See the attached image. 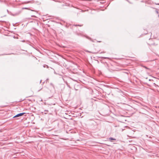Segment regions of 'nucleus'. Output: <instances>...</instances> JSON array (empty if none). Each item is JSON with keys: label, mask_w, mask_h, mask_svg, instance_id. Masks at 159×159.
Masks as SVG:
<instances>
[{"label": "nucleus", "mask_w": 159, "mask_h": 159, "mask_svg": "<svg viewBox=\"0 0 159 159\" xmlns=\"http://www.w3.org/2000/svg\"><path fill=\"white\" fill-rule=\"evenodd\" d=\"M144 67H145L146 69H148V68L147 67H146V66H144Z\"/></svg>", "instance_id": "nucleus-11"}, {"label": "nucleus", "mask_w": 159, "mask_h": 159, "mask_svg": "<svg viewBox=\"0 0 159 159\" xmlns=\"http://www.w3.org/2000/svg\"><path fill=\"white\" fill-rule=\"evenodd\" d=\"M151 80L153 81V80H151V79H149V81H151Z\"/></svg>", "instance_id": "nucleus-12"}, {"label": "nucleus", "mask_w": 159, "mask_h": 159, "mask_svg": "<svg viewBox=\"0 0 159 159\" xmlns=\"http://www.w3.org/2000/svg\"><path fill=\"white\" fill-rule=\"evenodd\" d=\"M74 26H83V25H74Z\"/></svg>", "instance_id": "nucleus-4"}, {"label": "nucleus", "mask_w": 159, "mask_h": 159, "mask_svg": "<svg viewBox=\"0 0 159 159\" xmlns=\"http://www.w3.org/2000/svg\"><path fill=\"white\" fill-rule=\"evenodd\" d=\"M23 9H29L27 7H25L24 8H23Z\"/></svg>", "instance_id": "nucleus-9"}, {"label": "nucleus", "mask_w": 159, "mask_h": 159, "mask_svg": "<svg viewBox=\"0 0 159 159\" xmlns=\"http://www.w3.org/2000/svg\"><path fill=\"white\" fill-rule=\"evenodd\" d=\"M74 89H75V90H78V89H76L75 88V86H74Z\"/></svg>", "instance_id": "nucleus-10"}, {"label": "nucleus", "mask_w": 159, "mask_h": 159, "mask_svg": "<svg viewBox=\"0 0 159 159\" xmlns=\"http://www.w3.org/2000/svg\"><path fill=\"white\" fill-rule=\"evenodd\" d=\"M44 83V82H43V84Z\"/></svg>", "instance_id": "nucleus-17"}, {"label": "nucleus", "mask_w": 159, "mask_h": 159, "mask_svg": "<svg viewBox=\"0 0 159 159\" xmlns=\"http://www.w3.org/2000/svg\"><path fill=\"white\" fill-rule=\"evenodd\" d=\"M153 84L156 88L157 87H159V86L156 84L155 83H153Z\"/></svg>", "instance_id": "nucleus-2"}, {"label": "nucleus", "mask_w": 159, "mask_h": 159, "mask_svg": "<svg viewBox=\"0 0 159 159\" xmlns=\"http://www.w3.org/2000/svg\"><path fill=\"white\" fill-rule=\"evenodd\" d=\"M25 112H23V113H19V114L16 115L15 116L13 117L15 118V117H18L19 116H21L22 115H24V114H25Z\"/></svg>", "instance_id": "nucleus-1"}, {"label": "nucleus", "mask_w": 159, "mask_h": 159, "mask_svg": "<svg viewBox=\"0 0 159 159\" xmlns=\"http://www.w3.org/2000/svg\"><path fill=\"white\" fill-rule=\"evenodd\" d=\"M109 140L110 141H111L112 140H116V139L112 137H110L109 138Z\"/></svg>", "instance_id": "nucleus-3"}, {"label": "nucleus", "mask_w": 159, "mask_h": 159, "mask_svg": "<svg viewBox=\"0 0 159 159\" xmlns=\"http://www.w3.org/2000/svg\"><path fill=\"white\" fill-rule=\"evenodd\" d=\"M156 4V5H159V4H158H158Z\"/></svg>", "instance_id": "nucleus-15"}, {"label": "nucleus", "mask_w": 159, "mask_h": 159, "mask_svg": "<svg viewBox=\"0 0 159 159\" xmlns=\"http://www.w3.org/2000/svg\"><path fill=\"white\" fill-rule=\"evenodd\" d=\"M44 111L46 112H45L44 113L45 114H47V112H48V110H44Z\"/></svg>", "instance_id": "nucleus-5"}, {"label": "nucleus", "mask_w": 159, "mask_h": 159, "mask_svg": "<svg viewBox=\"0 0 159 159\" xmlns=\"http://www.w3.org/2000/svg\"><path fill=\"white\" fill-rule=\"evenodd\" d=\"M7 54L6 55H10V54Z\"/></svg>", "instance_id": "nucleus-16"}, {"label": "nucleus", "mask_w": 159, "mask_h": 159, "mask_svg": "<svg viewBox=\"0 0 159 159\" xmlns=\"http://www.w3.org/2000/svg\"><path fill=\"white\" fill-rule=\"evenodd\" d=\"M18 14H16L15 15H18Z\"/></svg>", "instance_id": "nucleus-13"}, {"label": "nucleus", "mask_w": 159, "mask_h": 159, "mask_svg": "<svg viewBox=\"0 0 159 159\" xmlns=\"http://www.w3.org/2000/svg\"><path fill=\"white\" fill-rule=\"evenodd\" d=\"M151 45L156 46V45H157V44H156L155 43H153Z\"/></svg>", "instance_id": "nucleus-6"}, {"label": "nucleus", "mask_w": 159, "mask_h": 159, "mask_svg": "<svg viewBox=\"0 0 159 159\" xmlns=\"http://www.w3.org/2000/svg\"><path fill=\"white\" fill-rule=\"evenodd\" d=\"M46 66L47 67H48V66L47 65H44V66H43V67H45Z\"/></svg>", "instance_id": "nucleus-7"}, {"label": "nucleus", "mask_w": 159, "mask_h": 159, "mask_svg": "<svg viewBox=\"0 0 159 159\" xmlns=\"http://www.w3.org/2000/svg\"><path fill=\"white\" fill-rule=\"evenodd\" d=\"M41 80H40V83H41Z\"/></svg>", "instance_id": "nucleus-14"}, {"label": "nucleus", "mask_w": 159, "mask_h": 159, "mask_svg": "<svg viewBox=\"0 0 159 159\" xmlns=\"http://www.w3.org/2000/svg\"><path fill=\"white\" fill-rule=\"evenodd\" d=\"M132 101L133 102H138L137 101H134V100H132Z\"/></svg>", "instance_id": "nucleus-8"}]
</instances>
